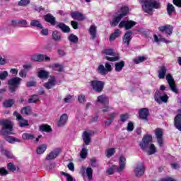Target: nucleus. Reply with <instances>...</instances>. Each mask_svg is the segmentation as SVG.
Returning a JSON list of instances; mask_svg holds the SVG:
<instances>
[{"label":"nucleus","instance_id":"nucleus-1","mask_svg":"<svg viewBox=\"0 0 181 181\" xmlns=\"http://www.w3.org/2000/svg\"><path fill=\"white\" fill-rule=\"evenodd\" d=\"M0 125L1 126L0 134L1 135H4L5 141L8 142L9 144H15V142H22V140L9 136L15 135V133H13V124H12V122L6 119L2 120L0 122Z\"/></svg>","mask_w":181,"mask_h":181},{"label":"nucleus","instance_id":"nucleus-2","mask_svg":"<svg viewBox=\"0 0 181 181\" xmlns=\"http://www.w3.org/2000/svg\"><path fill=\"white\" fill-rule=\"evenodd\" d=\"M139 145L143 151L147 152L148 155L156 153V147H155V144H152V136H144Z\"/></svg>","mask_w":181,"mask_h":181},{"label":"nucleus","instance_id":"nucleus-3","mask_svg":"<svg viewBox=\"0 0 181 181\" xmlns=\"http://www.w3.org/2000/svg\"><path fill=\"white\" fill-rule=\"evenodd\" d=\"M142 8L146 13H152V9H160V3L156 0H139Z\"/></svg>","mask_w":181,"mask_h":181},{"label":"nucleus","instance_id":"nucleus-4","mask_svg":"<svg viewBox=\"0 0 181 181\" xmlns=\"http://www.w3.org/2000/svg\"><path fill=\"white\" fill-rule=\"evenodd\" d=\"M128 11H129V8L127 6L122 7L120 9L121 13L119 14L117 16L114 17L112 22H110V25L112 26H117L118 23L121 21V19L124 18V16H127V14L128 13Z\"/></svg>","mask_w":181,"mask_h":181},{"label":"nucleus","instance_id":"nucleus-5","mask_svg":"<svg viewBox=\"0 0 181 181\" xmlns=\"http://www.w3.org/2000/svg\"><path fill=\"white\" fill-rule=\"evenodd\" d=\"M168 100L169 96H168L167 94L163 91L157 90L154 93V100L156 103H158V104H162V103H168Z\"/></svg>","mask_w":181,"mask_h":181},{"label":"nucleus","instance_id":"nucleus-6","mask_svg":"<svg viewBox=\"0 0 181 181\" xmlns=\"http://www.w3.org/2000/svg\"><path fill=\"white\" fill-rule=\"evenodd\" d=\"M21 81H22V78L19 77H14L8 81V88L11 93L16 91V88L21 85Z\"/></svg>","mask_w":181,"mask_h":181},{"label":"nucleus","instance_id":"nucleus-7","mask_svg":"<svg viewBox=\"0 0 181 181\" xmlns=\"http://www.w3.org/2000/svg\"><path fill=\"white\" fill-rule=\"evenodd\" d=\"M105 54V59L109 62H118L119 56L117 55L112 49H107L103 51Z\"/></svg>","mask_w":181,"mask_h":181},{"label":"nucleus","instance_id":"nucleus-8","mask_svg":"<svg viewBox=\"0 0 181 181\" xmlns=\"http://www.w3.org/2000/svg\"><path fill=\"white\" fill-rule=\"evenodd\" d=\"M90 84L94 91H96V93H101V91L104 90V86H105V82L93 80L90 82Z\"/></svg>","mask_w":181,"mask_h":181},{"label":"nucleus","instance_id":"nucleus-9","mask_svg":"<svg viewBox=\"0 0 181 181\" xmlns=\"http://www.w3.org/2000/svg\"><path fill=\"white\" fill-rule=\"evenodd\" d=\"M166 80L168 83V86L171 91H173V93H175V94H177L179 93V90L177 89V88H176V83L175 82V79L173 78V76H172V74H167Z\"/></svg>","mask_w":181,"mask_h":181},{"label":"nucleus","instance_id":"nucleus-10","mask_svg":"<svg viewBox=\"0 0 181 181\" xmlns=\"http://www.w3.org/2000/svg\"><path fill=\"white\" fill-rule=\"evenodd\" d=\"M13 115L16 117V119L18 121V124L21 128H25V127H29V121L23 119L22 115L18 112H14Z\"/></svg>","mask_w":181,"mask_h":181},{"label":"nucleus","instance_id":"nucleus-11","mask_svg":"<svg viewBox=\"0 0 181 181\" xmlns=\"http://www.w3.org/2000/svg\"><path fill=\"white\" fill-rule=\"evenodd\" d=\"M94 135V132L91 131H85L82 135V139L85 144V145H90L91 143V136Z\"/></svg>","mask_w":181,"mask_h":181},{"label":"nucleus","instance_id":"nucleus-12","mask_svg":"<svg viewBox=\"0 0 181 181\" xmlns=\"http://www.w3.org/2000/svg\"><path fill=\"white\" fill-rule=\"evenodd\" d=\"M135 25H136V23H135V21H122L119 24V28H124L126 30H129V29H132L133 26H135Z\"/></svg>","mask_w":181,"mask_h":181},{"label":"nucleus","instance_id":"nucleus-13","mask_svg":"<svg viewBox=\"0 0 181 181\" xmlns=\"http://www.w3.org/2000/svg\"><path fill=\"white\" fill-rule=\"evenodd\" d=\"M61 152L62 150L60 148H56L47 155L45 160H53V159H56L60 155Z\"/></svg>","mask_w":181,"mask_h":181},{"label":"nucleus","instance_id":"nucleus-14","mask_svg":"<svg viewBox=\"0 0 181 181\" xmlns=\"http://www.w3.org/2000/svg\"><path fill=\"white\" fill-rule=\"evenodd\" d=\"M163 129H156V137L157 138L158 144L159 146H163Z\"/></svg>","mask_w":181,"mask_h":181},{"label":"nucleus","instance_id":"nucleus-15","mask_svg":"<svg viewBox=\"0 0 181 181\" xmlns=\"http://www.w3.org/2000/svg\"><path fill=\"white\" fill-rule=\"evenodd\" d=\"M127 158L125 156H122L119 158V167H117V172L118 173H121L125 169V165H127Z\"/></svg>","mask_w":181,"mask_h":181},{"label":"nucleus","instance_id":"nucleus-16","mask_svg":"<svg viewBox=\"0 0 181 181\" xmlns=\"http://www.w3.org/2000/svg\"><path fill=\"white\" fill-rule=\"evenodd\" d=\"M135 175L137 177H141L145 173V167L142 164H138L134 169Z\"/></svg>","mask_w":181,"mask_h":181},{"label":"nucleus","instance_id":"nucleus-17","mask_svg":"<svg viewBox=\"0 0 181 181\" xmlns=\"http://www.w3.org/2000/svg\"><path fill=\"white\" fill-rule=\"evenodd\" d=\"M44 19L45 22H48V23H50L52 26H54V25L57 26V22H56V18H54L53 15L50 13H47L45 16Z\"/></svg>","mask_w":181,"mask_h":181},{"label":"nucleus","instance_id":"nucleus-18","mask_svg":"<svg viewBox=\"0 0 181 181\" xmlns=\"http://www.w3.org/2000/svg\"><path fill=\"white\" fill-rule=\"evenodd\" d=\"M158 30H160V32H165V33H167L168 35H169V36H170V35H172L173 32V26L170 25L160 26L158 28Z\"/></svg>","mask_w":181,"mask_h":181},{"label":"nucleus","instance_id":"nucleus-19","mask_svg":"<svg viewBox=\"0 0 181 181\" xmlns=\"http://www.w3.org/2000/svg\"><path fill=\"white\" fill-rule=\"evenodd\" d=\"M71 16L72 18L75 19L76 21H84L86 19V17L84 15L78 11H72L71 12Z\"/></svg>","mask_w":181,"mask_h":181},{"label":"nucleus","instance_id":"nucleus-20","mask_svg":"<svg viewBox=\"0 0 181 181\" xmlns=\"http://www.w3.org/2000/svg\"><path fill=\"white\" fill-rule=\"evenodd\" d=\"M131 40H132V31H127L123 37V43L129 46Z\"/></svg>","mask_w":181,"mask_h":181},{"label":"nucleus","instance_id":"nucleus-21","mask_svg":"<svg viewBox=\"0 0 181 181\" xmlns=\"http://www.w3.org/2000/svg\"><path fill=\"white\" fill-rule=\"evenodd\" d=\"M56 86V78L55 77H51L48 82L45 83L44 84V87L47 88V90H50L52 87H54Z\"/></svg>","mask_w":181,"mask_h":181},{"label":"nucleus","instance_id":"nucleus-22","mask_svg":"<svg viewBox=\"0 0 181 181\" xmlns=\"http://www.w3.org/2000/svg\"><path fill=\"white\" fill-rule=\"evenodd\" d=\"M167 71H168V69H166V66H165V65H162L161 66H160V69L158 71V78L163 80V78H165V76H166Z\"/></svg>","mask_w":181,"mask_h":181},{"label":"nucleus","instance_id":"nucleus-23","mask_svg":"<svg viewBox=\"0 0 181 181\" xmlns=\"http://www.w3.org/2000/svg\"><path fill=\"white\" fill-rule=\"evenodd\" d=\"M57 28H59L64 33H70V28L63 23H57Z\"/></svg>","mask_w":181,"mask_h":181},{"label":"nucleus","instance_id":"nucleus-24","mask_svg":"<svg viewBox=\"0 0 181 181\" xmlns=\"http://www.w3.org/2000/svg\"><path fill=\"white\" fill-rule=\"evenodd\" d=\"M67 119H69V116H67V114L64 113L61 115L58 122V127H63L67 122Z\"/></svg>","mask_w":181,"mask_h":181},{"label":"nucleus","instance_id":"nucleus-25","mask_svg":"<svg viewBox=\"0 0 181 181\" xmlns=\"http://www.w3.org/2000/svg\"><path fill=\"white\" fill-rule=\"evenodd\" d=\"M148 114L149 112L146 108L141 109L139 112V115L141 119H146V118H148Z\"/></svg>","mask_w":181,"mask_h":181},{"label":"nucleus","instance_id":"nucleus-26","mask_svg":"<svg viewBox=\"0 0 181 181\" xmlns=\"http://www.w3.org/2000/svg\"><path fill=\"white\" fill-rule=\"evenodd\" d=\"M33 28H38V29H43V25L39 20H32L30 23Z\"/></svg>","mask_w":181,"mask_h":181},{"label":"nucleus","instance_id":"nucleus-27","mask_svg":"<svg viewBox=\"0 0 181 181\" xmlns=\"http://www.w3.org/2000/svg\"><path fill=\"white\" fill-rule=\"evenodd\" d=\"M124 66H125V62L124 61H121L120 62H117L115 64V71H117L118 73H119V71H121L122 69H124Z\"/></svg>","mask_w":181,"mask_h":181},{"label":"nucleus","instance_id":"nucleus-28","mask_svg":"<svg viewBox=\"0 0 181 181\" xmlns=\"http://www.w3.org/2000/svg\"><path fill=\"white\" fill-rule=\"evenodd\" d=\"M97 102L100 104H108V97L105 95H101L98 97Z\"/></svg>","mask_w":181,"mask_h":181},{"label":"nucleus","instance_id":"nucleus-29","mask_svg":"<svg viewBox=\"0 0 181 181\" xmlns=\"http://www.w3.org/2000/svg\"><path fill=\"white\" fill-rule=\"evenodd\" d=\"M89 33L92 39L97 37V27L95 25H91L89 29Z\"/></svg>","mask_w":181,"mask_h":181},{"label":"nucleus","instance_id":"nucleus-30","mask_svg":"<svg viewBox=\"0 0 181 181\" xmlns=\"http://www.w3.org/2000/svg\"><path fill=\"white\" fill-rule=\"evenodd\" d=\"M22 139L24 141H33V139H35V135L30 133H23Z\"/></svg>","mask_w":181,"mask_h":181},{"label":"nucleus","instance_id":"nucleus-31","mask_svg":"<svg viewBox=\"0 0 181 181\" xmlns=\"http://www.w3.org/2000/svg\"><path fill=\"white\" fill-rule=\"evenodd\" d=\"M120 36H121V30H119V29H117L115 30L113 33L111 34L110 37V41L115 40L117 37H119Z\"/></svg>","mask_w":181,"mask_h":181},{"label":"nucleus","instance_id":"nucleus-32","mask_svg":"<svg viewBox=\"0 0 181 181\" xmlns=\"http://www.w3.org/2000/svg\"><path fill=\"white\" fill-rule=\"evenodd\" d=\"M47 149V145L46 144H41L40 146L37 148V155H42V153H45Z\"/></svg>","mask_w":181,"mask_h":181},{"label":"nucleus","instance_id":"nucleus-33","mask_svg":"<svg viewBox=\"0 0 181 181\" xmlns=\"http://www.w3.org/2000/svg\"><path fill=\"white\" fill-rule=\"evenodd\" d=\"M52 70L54 71H59V73H62L63 71L64 66L62 64H54L51 66Z\"/></svg>","mask_w":181,"mask_h":181},{"label":"nucleus","instance_id":"nucleus-34","mask_svg":"<svg viewBox=\"0 0 181 181\" xmlns=\"http://www.w3.org/2000/svg\"><path fill=\"white\" fill-rule=\"evenodd\" d=\"M0 152H1V153L4 155V156H6V158H8V159H12V158H13L12 153L4 148H1Z\"/></svg>","mask_w":181,"mask_h":181},{"label":"nucleus","instance_id":"nucleus-35","mask_svg":"<svg viewBox=\"0 0 181 181\" xmlns=\"http://www.w3.org/2000/svg\"><path fill=\"white\" fill-rule=\"evenodd\" d=\"M97 71L99 74H101V76H105L107 74L105 66H104L103 64L98 66Z\"/></svg>","mask_w":181,"mask_h":181},{"label":"nucleus","instance_id":"nucleus-36","mask_svg":"<svg viewBox=\"0 0 181 181\" xmlns=\"http://www.w3.org/2000/svg\"><path fill=\"white\" fill-rule=\"evenodd\" d=\"M52 38L54 40H55V42H60V40H62V34H60L59 31L54 30L52 33Z\"/></svg>","mask_w":181,"mask_h":181},{"label":"nucleus","instance_id":"nucleus-37","mask_svg":"<svg viewBox=\"0 0 181 181\" xmlns=\"http://www.w3.org/2000/svg\"><path fill=\"white\" fill-rule=\"evenodd\" d=\"M148 58H146V57L140 56L137 58L134 59L133 62L135 64H139V63H144V62H146V60Z\"/></svg>","mask_w":181,"mask_h":181},{"label":"nucleus","instance_id":"nucleus-38","mask_svg":"<svg viewBox=\"0 0 181 181\" xmlns=\"http://www.w3.org/2000/svg\"><path fill=\"white\" fill-rule=\"evenodd\" d=\"M40 131L42 132H52V127L48 124H42L40 126Z\"/></svg>","mask_w":181,"mask_h":181},{"label":"nucleus","instance_id":"nucleus-39","mask_svg":"<svg viewBox=\"0 0 181 181\" xmlns=\"http://www.w3.org/2000/svg\"><path fill=\"white\" fill-rule=\"evenodd\" d=\"M68 40H69V42H71V43H74V45H76V44L78 43V37H77L74 34H71L68 37Z\"/></svg>","mask_w":181,"mask_h":181},{"label":"nucleus","instance_id":"nucleus-40","mask_svg":"<svg viewBox=\"0 0 181 181\" xmlns=\"http://www.w3.org/2000/svg\"><path fill=\"white\" fill-rule=\"evenodd\" d=\"M87 155H88V149L83 146L80 153V157L81 159H86V158H87Z\"/></svg>","mask_w":181,"mask_h":181},{"label":"nucleus","instance_id":"nucleus-41","mask_svg":"<svg viewBox=\"0 0 181 181\" xmlns=\"http://www.w3.org/2000/svg\"><path fill=\"white\" fill-rule=\"evenodd\" d=\"M15 104V100L10 99L8 100H5L4 103H3L4 107L5 108H10V107H12Z\"/></svg>","mask_w":181,"mask_h":181},{"label":"nucleus","instance_id":"nucleus-42","mask_svg":"<svg viewBox=\"0 0 181 181\" xmlns=\"http://www.w3.org/2000/svg\"><path fill=\"white\" fill-rule=\"evenodd\" d=\"M38 77L40 78H48L49 72H47L46 71L41 70L38 72Z\"/></svg>","mask_w":181,"mask_h":181},{"label":"nucleus","instance_id":"nucleus-43","mask_svg":"<svg viewBox=\"0 0 181 181\" xmlns=\"http://www.w3.org/2000/svg\"><path fill=\"white\" fill-rule=\"evenodd\" d=\"M117 170V172H118V166L117 165H112L111 167H110L106 173L107 175H114V171Z\"/></svg>","mask_w":181,"mask_h":181},{"label":"nucleus","instance_id":"nucleus-44","mask_svg":"<svg viewBox=\"0 0 181 181\" xmlns=\"http://www.w3.org/2000/svg\"><path fill=\"white\" fill-rule=\"evenodd\" d=\"M21 112L25 115H30V114H32V109L29 106L24 107H23Z\"/></svg>","mask_w":181,"mask_h":181},{"label":"nucleus","instance_id":"nucleus-45","mask_svg":"<svg viewBox=\"0 0 181 181\" xmlns=\"http://www.w3.org/2000/svg\"><path fill=\"white\" fill-rule=\"evenodd\" d=\"M38 100H39V97L37 96V95H33L31 96V98L28 99V103L29 104H33L37 102Z\"/></svg>","mask_w":181,"mask_h":181},{"label":"nucleus","instance_id":"nucleus-46","mask_svg":"<svg viewBox=\"0 0 181 181\" xmlns=\"http://www.w3.org/2000/svg\"><path fill=\"white\" fill-rule=\"evenodd\" d=\"M33 60L35 62H43L45 60V54H40L34 56Z\"/></svg>","mask_w":181,"mask_h":181},{"label":"nucleus","instance_id":"nucleus-47","mask_svg":"<svg viewBox=\"0 0 181 181\" xmlns=\"http://www.w3.org/2000/svg\"><path fill=\"white\" fill-rule=\"evenodd\" d=\"M115 153V148H112L106 150V156L107 158H111Z\"/></svg>","mask_w":181,"mask_h":181},{"label":"nucleus","instance_id":"nucleus-48","mask_svg":"<svg viewBox=\"0 0 181 181\" xmlns=\"http://www.w3.org/2000/svg\"><path fill=\"white\" fill-rule=\"evenodd\" d=\"M78 101L79 104H85L86 99V95L84 94H80L78 95Z\"/></svg>","mask_w":181,"mask_h":181},{"label":"nucleus","instance_id":"nucleus-49","mask_svg":"<svg viewBox=\"0 0 181 181\" xmlns=\"http://www.w3.org/2000/svg\"><path fill=\"white\" fill-rule=\"evenodd\" d=\"M18 25H19L22 28H28V21L25 19H19Z\"/></svg>","mask_w":181,"mask_h":181},{"label":"nucleus","instance_id":"nucleus-50","mask_svg":"<svg viewBox=\"0 0 181 181\" xmlns=\"http://www.w3.org/2000/svg\"><path fill=\"white\" fill-rule=\"evenodd\" d=\"M86 175H87L88 179L89 180H93V168H86Z\"/></svg>","mask_w":181,"mask_h":181},{"label":"nucleus","instance_id":"nucleus-51","mask_svg":"<svg viewBox=\"0 0 181 181\" xmlns=\"http://www.w3.org/2000/svg\"><path fill=\"white\" fill-rule=\"evenodd\" d=\"M167 11L169 15H172V13L175 12V6L170 4H168L167 6Z\"/></svg>","mask_w":181,"mask_h":181},{"label":"nucleus","instance_id":"nucleus-52","mask_svg":"<svg viewBox=\"0 0 181 181\" xmlns=\"http://www.w3.org/2000/svg\"><path fill=\"white\" fill-rule=\"evenodd\" d=\"M30 4V0H21L18 1V5L19 6H26V5H29Z\"/></svg>","mask_w":181,"mask_h":181},{"label":"nucleus","instance_id":"nucleus-53","mask_svg":"<svg viewBox=\"0 0 181 181\" xmlns=\"http://www.w3.org/2000/svg\"><path fill=\"white\" fill-rule=\"evenodd\" d=\"M128 118H129V115H128V113L122 114L120 115V121H122V122H125Z\"/></svg>","mask_w":181,"mask_h":181},{"label":"nucleus","instance_id":"nucleus-54","mask_svg":"<svg viewBox=\"0 0 181 181\" xmlns=\"http://www.w3.org/2000/svg\"><path fill=\"white\" fill-rule=\"evenodd\" d=\"M8 74H9L6 71L0 73V80H5V78L8 77Z\"/></svg>","mask_w":181,"mask_h":181},{"label":"nucleus","instance_id":"nucleus-55","mask_svg":"<svg viewBox=\"0 0 181 181\" xmlns=\"http://www.w3.org/2000/svg\"><path fill=\"white\" fill-rule=\"evenodd\" d=\"M62 175H63V176H66L67 181H73V177L70 174L62 172Z\"/></svg>","mask_w":181,"mask_h":181},{"label":"nucleus","instance_id":"nucleus-56","mask_svg":"<svg viewBox=\"0 0 181 181\" xmlns=\"http://www.w3.org/2000/svg\"><path fill=\"white\" fill-rule=\"evenodd\" d=\"M7 168L8 170H11V172H15V170H16V168H15V165H13L12 163H8Z\"/></svg>","mask_w":181,"mask_h":181},{"label":"nucleus","instance_id":"nucleus-57","mask_svg":"<svg viewBox=\"0 0 181 181\" xmlns=\"http://www.w3.org/2000/svg\"><path fill=\"white\" fill-rule=\"evenodd\" d=\"M40 29H42L41 35H42L43 36H47L49 35V30L47 28H44L42 26V28Z\"/></svg>","mask_w":181,"mask_h":181},{"label":"nucleus","instance_id":"nucleus-58","mask_svg":"<svg viewBox=\"0 0 181 181\" xmlns=\"http://www.w3.org/2000/svg\"><path fill=\"white\" fill-rule=\"evenodd\" d=\"M127 131H129V132L134 131V123H132V122H129L127 124Z\"/></svg>","mask_w":181,"mask_h":181},{"label":"nucleus","instance_id":"nucleus-59","mask_svg":"<svg viewBox=\"0 0 181 181\" xmlns=\"http://www.w3.org/2000/svg\"><path fill=\"white\" fill-rule=\"evenodd\" d=\"M8 170H6V169H5V168H0V175L1 176H5L6 175H8Z\"/></svg>","mask_w":181,"mask_h":181},{"label":"nucleus","instance_id":"nucleus-60","mask_svg":"<svg viewBox=\"0 0 181 181\" xmlns=\"http://www.w3.org/2000/svg\"><path fill=\"white\" fill-rule=\"evenodd\" d=\"M105 69L107 70V74H108V72L112 71V66H111V64H110V63H108V62L105 63Z\"/></svg>","mask_w":181,"mask_h":181},{"label":"nucleus","instance_id":"nucleus-61","mask_svg":"<svg viewBox=\"0 0 181 181\" xmlns=\"http://www.w3.org/2000/svg\"><path fill=\"white\" fill-rule=\"evenodd\" d=\"M71 25L74 29H78V23L75 21H71Z\"/></svg>","mask_w":181,"mask_h":181},{"label":"nucleus","instance_id":"nucleus-62","mask_svg":"<svg viewBox=\"0 0 181 181\" xmlns=\"http://www.w3.org/2000/svg\"><path fill=\"white\" fill-rule=\"evenodd\" d=\"M26 75H27V73H26V71H25V69L20 71L19 72L20 76H21L22 78H25L26 77Z\"/></svg>","mask_w":181,"mask_h":181},{"label":"nucleus","instance_id":"nucleus-63","mask_svg":"<svg viewBox=\"0 0 181 181\" xmlns=\"http://www.w3.org/2000/svg\"><path fill=\"white\" fill-rule=\"evenodd\" d=\"M173 4L178 8H181V0H173Z\"/></svg>","mask_w":181,"mask_h":181},{"label":"nucleus","instance_id":"nucleus-64","mask_svg":"<svg viewBox=\"0 0 181 181\" xmlns=\"http://www.w3.org/2000/svg\"><path fill=\"white\" fill-rule=\"evenodd\" d=\"M71 98H72V96L71 95H68L66 96L64 99V103H71Z\"/></svg>","mask_w":181,"mask_h":181}]
</instances>
